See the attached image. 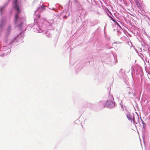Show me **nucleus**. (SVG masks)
Here are the masks:
<instances>
[{
  "mask_svg": "<svg viewBox=\"0 0 150 150\" xmlns=\"http://www.w3.org/2000/svg\"><path fill=\"white\" fill-rule=\"evenodd\" d=\"M17 11L15 15V18L14 20V22L15 24L17 25H20L23 22V19L21 18H20L19 14L21 12V10L20 9L19 7H18V10H17L15 9Z\"/></svg>",
  "mask_w": 150,
  "mask_h": 150,
  "instance_id": "obj_1",
  "label": "nucleus"
},
{
  "mask_svg": "<svg viewBox=\"0 0 150 150\" xmlns=\"http://www.w3.org/2000/svg\"><path fill=\"white\" fill-rule=\"evenodd\" d=\"M105 106L107 107L111 108L115 106V104L112 100H108L107 101Z\"/></svg>",
  "mask_w": 150,
  "mask_h": 150,
  "instance_id": "obj_2",
  "label": "nucleus"
},
{
  "mask_svg": "<svg viewBox=\"0 0 150 150\" xmlns=\"http://www.w3.org/2000/svg\"><path fill=\"white\" fill-rule=\"evenodd\" d=\"M13 6L15 9H16L17 10H18V7H19L18 0H14L13 2Z\"/></svg>",
  "mask_w": 150,
  "mask_h": 150,
  "instance_id": "obj_3",
  "label": "nucleus"
},
{
  "mask_svg": "<svg viewBox=\"0 0 150 150\" xmlns=\"http://www.w3.org/2000/svg\"><path fill=\"white\" fill-rule=\"evenodd\" d=\"M135 2L138 7L140 6V5L142 4L140 0H135Z\"/></svg>",
  "mask_w": 150,
  "mask_h": 150,
  "instance_id": "obj_4",
  "label": "nucleus"
},
{
  "mask_svg": "<svg viewBox=\"0 0 150 150\" xmlns=\"http://www.w3.org/2000/svg\"><path fill=\"white\" fill-rule=\"evenodd\" d=\"M127 118L128 119L132 121V118L131 117V116L129 114H128L127 115Z\"/></svg>",
  "mask_w": 150,
  "mask_h": 150,
  "instance_id": "obj_5",
  "label": "nucleus"
},
{
  "mask_svg": "<svg viewBox=\"0 0 150 150\" xmlns=\"http://www.w3.org/2000/svg\"><path fill=\"white\" fill-rule=\"evenodd\" d=\"M11 26L8 27L6 29V32L8 33L10 32L11 30Z\"/></svg>",
  "mask_w": 150,
  "mask_h": 150,
  "instance_id": "obj_6",
  "label": "nucleus"
},
{
  "mask_svg": "<svg viewBox=\"0 0 150 150\" xmlns=\"http://www.w3.org/2000/svg\"><path fill=\"white\" fill-rule=\"evenodd\" d=\"M4 27V25H3L2 24H0V28H2Z\"/></svg>",
  "mask_w": 150,
  "mask_h": 150,
  "instance_id": "obj_7",
  "label": "nucleus"
},
{
  "mask_svg": "<svg viewBox=\"0 0 150 150\" xmlns=\"http://www.w3.org/2000/svg\"><path fill=\"white\" fill-rule=\"evenodd\" d=\"M133 124H135V119H134V118L133 119Z\"/></svg>",
  "mask_w": 150,
  "mask_h": 150,
  "instance_id": "obj_8",
  "label": "nucleus"
},
{
  "mask_svg": "<svg viewBox=\"0 0 150 150\" xmlns=\"http://www.w3.org/2000/svg\"><path fill=\"white\" fill-rule=\"evenodd\" d=\"M112 20L114 22H116L115 21V20H114L113 19H112Z\"/></svg>",
  "mask_w": 150,
  "mask_h": 150,
  "instance_id": "obj_9",
  "label": "nucleus"
},
{
  "mask_svg": "<svg viewBox=\"0 0 150 150\" xmlns=\"http://www.w3.org/2000/svg\"><path fill=\"white\" fill-rule=\"evenodd\" d=\"M142 123L143 124V125H144L145 124V123H144V122L143 121V122H142Z\"/></svg>",
  "mask_w": 150,
  "mask_h": 150,
  "instance_id": "obj_10",
  "label": "nucleus"
}]
</instances>
